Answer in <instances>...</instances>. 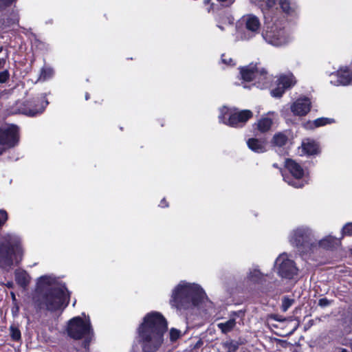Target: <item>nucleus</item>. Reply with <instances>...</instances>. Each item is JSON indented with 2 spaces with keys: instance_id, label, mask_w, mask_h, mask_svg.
<instances>
[{
  "instance_id": "f8f14e48",
  "label": "nucleus",
  "mask_w": 352,
  "mask_h": 352,
  "mask_svg": "<svg viewBox=\"0 0 352 352\" xmlns=\"http://www.w3.org/2000/svg\"><path fill=\"white\" fill-rule=\"evenodd\" d=\"M19 142V128L14 124H4L0 127V155L5 148L14 147Z\"/></svg>"
},
{
  "instance_id": "ea45409f",
  "label": "nucleus",
  "mask_w": 352,
  "mask_h": 352,
  "mask_svg": "<svg viewBox=\"0 0 352 352\" xmlns=\"http://www.w3.org/2000/svg\"><path fill=\"white\" fill-rule=\"evenodd\" d=\"M9 78V73L7 70L0 72V83L5 82Z\"/></svg>"
},
{
  "instance_id": "473e14b6",
  "label": "nucleus",
  "mask_w": 352,
  "mask_h": 352,
  "mask_svg": "<svg viewBox=\"0 0 352 352\" xmlns=\"http://www.w3.org/2000/svg\"><path fill=\"white\" fill-rule=\"evenodd\" d=\"M294 300L285 296L282 299L281 310L286 312L289 308L293 305Z\"/></svg>"
},
{
  "instance_id": "e433bc0d",
  "label": "nucleus",
  "mask_w": 352,
  "mask_h": 352,
  "mask_svg": "<svg viewBox=\"0 0 352 352\" xmlns=\"http://www.w3.org/2000/svg\"><path fill=\"white\" fill-rule=\"evenodd\" d=\"M221 63L227 66H233L235 65V62L232 60V58L226 54H222Z\"/></svg>"
},
{
  "instance_id": "09e8293b",
  "label": "nucleus",
  "mask_w": 352,
  "mask_h": 352,
  "mask_svg": "<svg viewBox=\"0 0 352 352\" xmlns=\"http://www.w3.org/2000/svg\"><path fill=\"white\" fill-rule=\"evenodd\" d=\"M276 316H275L274 318L276 320H277V321H280H280H283V319H282V318H276Z\"/></svg>"
},
{
  "instance_id": "8fccbe9b",
  "label": "nucleus",
  "mask_w": 352,
  "mask_h": 352,
  "mask_svg": "<svg viewBox=\"0 0 352 352\" xmlns=\"http://www.w3.org/2000/svg\"><path fill=\"white\" fill-rule=\"evenodd\" d=\"M19 21V19L18 18H16L14 20H13L12 23H18Z\"/></svg>"
},
{
  "instance_id": "f257e3e1",
  "label": "nucleus",
  "mask_w": 352,
  "mask_h": 352,
  "mask_svg": "<svg viewBox=\"0 0 352 352\" xmlns=\"http://www.w3.org/2000/svg\"><path fill=\"white\" fill-rule=\"evenodd\" d=\"M35 302L41 309L63 310L68 304L69 292L53 275H44L36 282Z\"/></svg>"
},
{
  "instance_id": "dca6fc26",
  "label": "nucleus",
  "mask_w": 352,
  "mask_h": 352,
  "mask_svg": "<svg viewBox=\"0 0 352 352\" xmlns=\"http://www.w3.org/2000/svg\"><path fill=\"white\" fill-rule=\"evenodd\" d=\"M330 82L335 86H346L352 82V70L347 67H341L331 74Z\"/></svg>"
},
{
  "instance_id": "c03bdc74",
  "label": "nucleus",
  "mask_w": 352,
  "mask_h": 352,
  "mask_svg": "<svg viewBox=\"0 0 352 352\" xmlns=\"http://www.w3.org/2000/svg\"><path fill=\"white\" fill-rule=\"evenodd\" d=\"M236 32L239 34V36H237V38H239L241 35V23L239 21H238L236 24Z\"/></svg>"
},
{
  "instance_id": "2eb2a0df",
  "label": "nucleus",
  "mask_w": 352,
  "mask_h": 352,
  "mask_svg": "<svg viewBox=\"0 0 352 352\" xmlns=\"http://www.w3.org/2000/svg\"><path fill=\"white\" fill-rule=\"evenodd\" d=\"M278 5L287 19L294 20L299 17L300 6L297 0H278Z\"/></svg>"
},
{
  "instance_id": "5701e85b",
  "label": "nucleus",
  "mask_w": 352,
  "mask_h": 352,
  "mask_svg": "<svg viewBox=\"0 0 352 352\" xmlns=\"http://www.w3.org/2000/svg\"><path fill=\"white\" fill-rule=\"evenodd\" d=\"M247 144L248 148L255 153H262L266 151L265 141L256 138H250L248 140Z\"/></svg>"
},
{
  "instance_id": "9b49d317",
  "label": "nucleus",
  "mask_w": 352,
  "mask_h": 352,
  "mask_svg": "<svg viewBox=\"0 0 352 352\" xmlns=\"http://www.w3.org/2000/svg\"><path fill=\"white\" fill-rule=\"evenodd\" d=\"M268 276L267 274L261 271L258 265H252L247 272L246 282L254 289L263 293H267L271 288L267 280Z\"/></svg>"
},
{
  "instance_id": "0eeeda50",
  "label": "nucleus",
  "mask_w": 352,
  "mask_h": 352,
  "mask_svg": "<svg viewBox=\"0 0 352 352\" xmlns=\"http://www.w3.org/2000/svg\"><path fill=\"white\" fill-rule=\"evenodd\" d=\"M272 80V76L268 74L265 69L258 68L257 63H250L243 67V89L250 88L244 82L251 81H254L252 85L256 86L257 88L261 89H266L270 86Z\"/></svg>"
},
{
  "instance_id": "4d7b16f0",
  "label": "nucleus",
  "mask_w": 352,
  "mask_h": 352,
  "mask_svg": "<svg viewBox=\"0 0 352 352\" xmlns=\"http://www.w3.org/2000/svg\"><path fill=\"white\" fill-rule=\"evenodd\" d=\"M12 295L13 298H14V297H15V296H14V294H12Z\"/></svg>"
},
{
  "instance_id": "f704fd0d",
  "label": "nucleus",
  "mask_w": 352,
  "mask_h": 352,
  "mask_svg": "<svg viewBox=\"0 0 352 352\" xmlns=\"http://www.w3.org/2000/svg\"><path fill=\"white\" fill-rule=\"evenodd\" d=\"M169 335L170 341L175 342L181 336V331L177 329L172 328L170 330Z\"/></svg>"
},
{
  "instance_id": "6e6552de",
  "label": "nucleus",
  "mask_w": 352,
  "mask_h": 352,
  "mask_svg": "<svg viewBox=\"0 0 352 352\" xmlns=\"http://www.w3.org/2000/svg\"><path fill=\"white\" fill-rule=\"evenodd\" d=\"M273 24L262 32L263 40L274 47H283L291 42L292 38L285 27L278 25L274 17L271 18Z\"/></svg>"
},
{
  "instance_id": "b1692460",
  "label": "nucleus",
  "mask_w": 352,
  "mask_h": 352,
  "mask_svg": "<svg viewBox=\"0 0 352 352\" xmlns=\"http://www.w3.org/2000/svg\"><path fill=\"white\" fill-rule=\"evenodd\" d=\"M47 104V102L45 101L44 104L38 109L32 108L31 107H28L26 104H24L23 107L19 109L18 111L15 113H22L28 116H35L38 114L41 113L46 105Z\"/></svg>"
},
{
  "instance_id": "603ef678",
  "label": "nucleus",
  "mask_w": 352,
  "mask_h": 352,
  "mask_svg": "<svg viewBox=\"0 0 352 352\" xmlns=\"http://www.w3.org/2000/svg\"><path fill=\"white\" fill-rule=\"evenodd\" d=\"M340 352H348L346 349H342Z\"/></svg>"
},
{
  "instance_id": "423d86ee",
  "label": "nucleus",
  "mask_w": 352,
  "mask_h": 352,
  "mask_svg": "<svg viewBox=\"0 0 352 352\" xmlns=\"http://www.w3.org/2000/svg\"><path fill=\"white\" fill-rule=\"evenodd\" d=\"M67 333L70 338L74 340L84 338L82 346L86 349L89 348V343L94 338L91 322L85 316V319L80 316H76L70 319L67 323Z\"/></svg>"
},
{
  "instance_id": "72a5a7b5",
  "label": "nucleus",
  "mask_w": 352,
  "mask_h": 352,
  "mask_svg": "<svg viewBox=\"0 0 352 352\" xmlns=\"http://www.w3.org/2000/svg\"><path fill=\"white\" fill-rule=\"evenodd\" d=\"M10 336L13 340L19 341L21 340V331H19V329L17 327H16L14 326H11L10 328Z\"/></svg>"
},
{
  "instance_id": "4c0bfd02",
  "label": "nucleus",
  "mask_w": 352,
  "mask_h": 352,
  "mask_svg": "<svg viewBox=\"0 0 352 352\" xmlns=\"http://www.w3.org/2000/svg\"><path fill=\"white\" fill-rule=\"evenodd\" d=\"M16 0H0V10L5 9L10 6L13 2Z\"/></svg>"
},
{
  "instance_id": "58836bf2",
  "label": "nucleus",
  "mask_w": 352,
  "mask_h": 352,
  "mask_svg": "<svg viewBox=\"0 0 352 352\" xmlns=\"http://www.w3.org/2000/svg\"><path fill=\"white\" fill-rule=\"evenodd\" d=\"M8 219V214L6 210H0V227H1Z\"/></svg>"
},
{
  "instance_id": "f03ea898",
  "label": "nucleus",
  "mask_w": 352,
  "mask_h": 352,
  "mask_svg": "<svg viewBox=\"0 0 352 352\" xmlns=\"http://www.w3.org/2000/svg\"><path fill=\"white\" fill-rule=\"evenodd\" d=\"M167 329V322L157 311L148 313L138 331L143 341L142 352H156L163 343V336Z\"/></svg>"
},
{
  "instance_id": "bb28decb",
  "label": "nucleus",
  "mask_w": 352,
  "mask_h": 352,
  "mask_svg": "<svg viewBox=\"0 0 352 352\" xmlns=\"http://www.w3.org/2000/svg\"><path fill=\"white\" fill-rule=\"evenodd\" d=\"M235 324V320L234 319H230L226 322L218 323L217 327L222 331V333H226L232 330Z\"/></svg>"
},
{
  "instance_id": "a878e982",
  "label": "nucleus",
  "mask_w": 352,
  "mask_h": 352,
  "mask_svg": "<svg viewBox=\"0 0 352 352\" xmlns=\"http://www.w3.org/2000/svg\"><path fill=\"white\" fill-rule=\"evenodd\" d=\"M334 120L333 118H319L316 119L314 122H309L306 124L307 128H317L322 126H325L327 124H331L334 122Z\"/></svg>"
},
{
  "instance_id": "20e7f679",
  "label": "nucleus",
  "mask_w": 352,
  "mask_h": 352,
  "mask_svg": "<svg viewBox=\"0 0 352 352\" xmlns=\"http://www.w3.org/2000/svg\"><path fill=\"white\" fill-rule=\"evenodd\" d=\"M23 250L20 239L8 234L0 239V267L9 270L14 264H18L22 258Z\"/></svg>"
},
{
  "instance_id": "4468645a",
  "label": "nucleus",
  "mask_w": 352,
  "mask_h": 352,
  "mask_svg": "<svg viewBox=\"0 0 352 352\" xmlns=\"http://www.w3.org/2000/svg\"><path fill=\"white\" fill-rule=\"evenodd\" d=\"M243 23L245 28L243 31V40L250 41L260 34L261 22L255 14L243 15Z\"/></svg>"
},
{
  "instance_id": "f3484780",
  "label": "nucleus",
  "mask_w": 352,
  "mask_h": 352,
  "mask_svg": "<svg viewBox=\"0 0 352 352\" xmlns=\"http://www.w3.org/2000/svg\"><path fill=\"white\" fill-rule=\"evenodd\" d=\"M311 102L308 97L301 96L291 104L290 109L296 116H305L311 109Z\"/></svg>"
},
{
  "instance_id": "412c9836",
  "label": "nucleus",
  "mask_w": 352,
  "mask_h": 352,
  "mask_svg": "<svg viewBox=\"0 0 352 352\" xmlns=\"http://www.w3.org/2000/svg\"><path fill=\"white\" fill-rule=\"evenodd\" d=\"M286 90L291 89L296 84V79L291 72L280 74L276 80Z\"/></svg>"
},
{
  "instance_id": "864d4df0",
  "label": "nucleus",
  "mask_w": 352,
  "mask_h": 352,
  "mask_svg": "<svg viewBox=\"0 0 352 352\" xmlns=\"http://www.w3.org/2000/svg\"><path fill=\"white\" fill-rule=\"evenodd\" d=\"M273 166H274V167H275V168H278V165H277V164H273Z\"/></svg>"
},
{
  "instance_id": "9d476101",
  "label": "nucleus",
  "mask_w": 352,
  "mask_h": 352,
  "mask_svg": "<svg viewBox=\"0 0 352 352\" xmlns=\"http://www.w3.org/2000/svg\"><path fill=\"white\" fill-rule=\"evenodd\" d=\"M285 167L291 175H285L282 173V176L283 180L289 186L298 188L307 184V181L304 179L305 170L296 161L291 159L286 160Z\"/></svg>"
},
{
  "instance_id": "3c124183",
  "label": "nucleus",
  "mask_w": 352,
  "mask_h": 352,
  "mask_svg": "<svg viewBox=\"0 0 352 352\" xmlns=\"http://www.w3.org/2000/svg\"><path fill=\"white\" fill-rule=\"evenodd\" d=\"M89 94H86V95H85V99H86V100H88V99H89Z\"/></svg>"
},
{
  "instance_id": "de8ad7c7",
  "label": "nucleus",
  "mask_w": 352,
  "mask_h": 352,
  "mask_svg": "<svg viewBox=\"0 0 352 352\" xmlns=\"http://www.w3.org/2000/svg\"><path fill=\"white\" fill-rule=\"evenodd\" d=\"M231 344H233V347H232V348H231L230 349H232V350H235V349H236V344H235L234 343H232V342Z\"/></svg>"
},
{
  "instance_id": "2f4dec72",
  "label": "nucleus",
  "mask_w": 352,
  "mask_h": 352,
  "mask_svg": "<svg viewBox=\"0 0 352 352\" xmlns=\"http://www.w3.org/2000/svg\"><path fill=\"white\" fill-rule=\"evenodd\" d=\"M54 75V70L51 67H44L42 69L41 75H40V80H46L52 78Z\"/></svg>"
},
{
  "instance_id": "37998d69",
  "label": "nucleus",
  "mask_w": 352,
  "mask_h": 352,
  "mask_svg": "<svg viewBox=\"0 0 352 352\" xmlns=\"http://www.w3.org/2000/svg\"><path fill=\"white\" fill-rule=\"evenodd\" d=\"M8 58V50L5 51L4 56L0 58V68L3 67L6 63V59Z\"/></svg>"
},
{
  "instance_id": "6e6d98bb",
  "label": "nucleus",
  "mask_w": 352,
  "mask_h": 352,
  "mask_svg": "<svg viewBox=\"0 0 352 352\" xmlns=\"http://www.w3.org/2000/svg\"><path fill=\"white\" fill-rule=\"evenodd\" d=\"M235 84H236V85H240V83H239V82H235Z\"/></svg>"
},
{
  "instance_id": "4be33fe9",
  "label": "nucleus",
  "mask_w": 352,
  "mask_h": 352,
  "mask_svg": "<svg viewBox=\"0 0 352 352\" xmlns=\"http://www.w3.org/2000/svg\"><path fill=\"white\" fill-rule=\"evenodd\" d=\"M301 150L303 154L307 155H315L319 152L318 144L312 140L307 139L302 141Z\"/></svg>"
},
{
  "instance_id": "39448f33",
  "label": "nucleus",
  "mask_w": 352,
  "mask_h": 352,
  "mask_svg": "<svg viewBox=\"0 0 352 352\" xmlns=\"http://www.w3.org/2000/svg\"><path fill=\"white\" fill-rule=\"evenodd\" d=\"M315 238L314 230L306 225L296 227L289 232L288 236L290 244L303 252H314Z\"/></svg>"
},
{
  "instance_id": "1a4fd4ad",
  "label": "nucleus",
  "mask_w": 352,
  "mask_h": 352,
  "mask_svg": "<svg viewBox=\"0 0 352 352\" xmlns=\"http://www.w3.org/2000/svg\"><path fill=\"white\" fill-rule=\"evenodd\" d=\"M274 269L277 275L285 280H295L299 276V269L296 263L285 252L280 254L276 258Z\"/></svg>"
},
{
  "instance_id": "393cba45",
  "label": "nucleus",
  "mask_w": 352,
  "mask_h": 352,
  "mask_svg": "<svg viewBox=\"0 0 352 352\" xmlns=\"http://www.w3.org/2000/svg\"><path fill=\"white\" fill-rule=\"evenodd\" d=\"M15 280L18 285L25 288L30 283V277L29 274L23 270H16L14 272Z\"/></svg>"
},
{
  "instance_id": "49530a36",
  "label": "nucleus",
  "mask_w": 352,
  "mask_h": 352,
  "mask_svg": "<svg viewBox=\"0 0 352 352\" xmlns=\"http://www.w3.org/2000/svg\"><path fill=\"white\" fill-rule=\"evenodd\" d=\"M238 69L239 70L238 78L239 80H241L242 78V67H239Z\"/></svg>"
},
{
  "instance_id": "79ce46f5",
  "label": "nucleus",
  "mask_w": 352,
  "mask_h": 352,
  "mask_svg": "<svg viewBox=\"0 0 352 352\" xmlns=\"http://www.w3.org/2000/svg\"><path fill=\"white\" fill-rule=\"evenodd\" d=\"M252 117V113L250 110L243 109V123Z\"/></svg>"
},
{
  "instance_id": "7ed1b4c3",
  "label": "nucleus",
  "mask_w": 352,
  "mask_h": 352,
  "mask_svg": "<svg viewBox=\"0 0 352 352\" xmlns=\"http://www.w3.org/2000/svg\"><path fill=\"white\" fill-rule=\"evenodd\" d=\"M208 296L198 284L181 281L173 290L170 304L179 309H192L199 307Z\"/></svg>"
},
{
  "instance_id": "6ab92c4d",
  "label": "nucleus",
  "mask_w": 352,
  "mask_h": 352,
  "mask_svg": "<svg viewBox=\"0 0 352 352\" xmlns=\"http://www.w3.org/2000/svg\"><path fill=\"white\" fill-rule=\"evenodd\" d=\"M340 239L331 235L327 236L323 239L317 241L315 239V250L318 248L324 250H331L340 244Z\"/></svg>"
},
{
  "instance_id": "a211bd4d",
  "label": "nucleus",
  "mask_w": 352,
  "mask_h": 352,
  "mask_svg": "<svg viewBox=\"0 0 352 352\" xmlns=\"http://www.w3.org/2000/svg\"><path fill=\"white\" fill-rule=\"evenodd\" d=\"M278 117V114L274 111H269L264 115L257 123L258 129L261 132H266L269 131L273 122Z\"/></svg>"
},
{
  "instance_id": "c85d7f7f",
  "label": "nucleus",
  "mask_w": 352,
  "mask_h": 352,
  "mask_svg": "<svg viewBox=\"0 0 352 352\" xmlns=\"http://www.w3.org/2000/svg\"><path fill=\"white\" fill-rule=\"evenodd\" d=\"M287 142V137L282 133H276L273 137L272 142L274 145L277 146H284Z\"/></svg>"
},
{
  "instance_id": "c756f323",
  "label": "nucleus",
  "mask_w": 352,
  "mask_h": 352,
  "mask_svg": "<svg viewBox=\"0 0 352 352\" xmlns=\"http://www.w3.org/2000/svg\"><path fill=\"white\" fill-rule=\"evenodd\" d=\"M217 21L218 22L217 27L223 30V28L222 27L221 24L227 23L228 24H232L234 18L231 14L226 13L223 16H219L218 19H217Z\"/></svg>"
},
{
  "instance_id": "cd10ccee",
  "label": "nucleus",
  "mask_w": 352,
  "mask_h": 352,
  "mask_svg": "<svg viewBox=\"0 0 352 352\" xmlns=\"http://www.w3.org/2000/svg\"><path fill=\"white\" fill-rule=\"evenodd\" d=\"M202 7L208 14H214L218 8V5L212 0H203Z\"/></svg>"
},
{
  "instance_id": "a19ab883",
  "label": "nucleus",
  "mask_w": 352,
  "mask_h": 352,
  "mask_svg": "<svg viewBox=\"0 0 352 352\" xmlns=\"http://www.w3.org/2000/svg\"><path fill=\"white\" fill-rule=\"evenodd\" d=\"M331 304V301L328 300L327 298H320L318 300V306L320 307H326Z\"/></svg>"
},
{
  "instance_id": "7c9ffc66",
  "label": "nucleus",
  "mask_w": 352,
  "mask_h": 352,
  "mask_svg": "<svg viewBox=\"0 0 352 352\" xmlns=\"http://www.w3.org/2000/svg\"><path fill=\"white\" fill-rule=\"evenodd\" d=\"M286 89L276 82V87L270 91L271 96L276 98H280L285 94Z\"/></svg>"
},
{
  "instance_id": "a18cd8bd",
  "label": "nucleus",
  "mask_w": 352,
  "mask_h": 352,
  "mask_svg": "<svg viewBox=\"0 0 352 352\" xmlns=\"http://www.w3.org/2000/svg\"><path fill=\"white\" fill-rule=\"evenodd\" d=\"M160 206L162 207V208H164V207H166L167 206V204L166 203V201L165 199H162L160 204Z\"/></svg>"
},
{
  "instance_id": "aec40b11",
  "label": "nucleus",
  "mask_w": 352,
  "mask_h": 352,
  "mask_svg": "<svg viewBox=\"0 0 352 352\" xmlns=\"http://www.w3.org/2000/svg\"><path fill=\"white\" fill-rule=\"evenodd\" d=\"M252 4H254L259 7L264 5L265 8L262 9L264 19L265 22L270 20V13L273 10L274 6L276 3V0H248Z\"/></svg>"
},
{
  "instance_id": "c9c22d12",
  "label": "nucleus",
  "mask_w": 352,
  "mask_h": 352,
  "mask_svg": "<svg viewBox=\"0 0 352 352\" xmlns=\"http://www.w3.org/2000/svg\"><path fill=\"white\" fill-rule=\"evenodd\" d=\"M342 235H352V222L346 223L342 229Z\"/></svg>"
},
{
  "instance_id": "5fc2aeb1",
  "label": "nucleus",
  "mask_w": 352,
  "mask_h": 352,
  "mask_svg": "<svg viewBox=\"0 0 352 352\" xmlns=\"http://www.w3.org/2000/svg\"><path fill=\"white\" fill-rule=\"evenodd\" d=\"M3 47H0V53H1V52H3Z\"/></svg>"
},
{
  "instance_id": "ddd939ff",
  "label": "nucleus",
  "mask_w": 352,
  "mask_h": 352,
  "mask_svg": "<svg viewBox=\"0 0 352 352\" xmlns=\"http://www.w3.org/2000/svg\"><path fill=\"white\" fill-rule=\"evenodd\" d=\"M218 118L219 122L236 127L242 122V111L235 107L223 106L219 109Z\"/></svg>"
}]
</instances>
